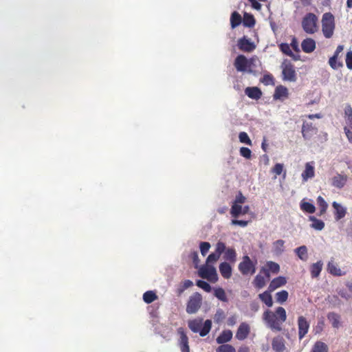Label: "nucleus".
Wrapping results in <instances>:
<instances>
[{
  "instance_id": "nucleus-19",
  "label": "nucleus",
  "mask_w": 352,
  "mask_h": 352,
  "mask_svg": "<svg viewBox=\"0 0 352 352\" xmlns=\"http://www.w3.org/2000/svg\"><path fill=\"white\" fill-rule=\"evenodd\" d=\"M332 206L335 210L334 217L336 221H339L345 217L346 214V208L342 206L341 204L337 203L336 201H333L332 203Z\"/></svg>"
},
{
  "instance_id": "nucleus-59",
  "label": "nucleus",
  "mask_w": 352,
  "mask_h": 352,
  "mask_svg": "<svg viewBox=\"0 0 352 352\" xmlns=\"http://www.w3.org/2000/svg\"><path fill=\"white\" fill-rule=\"evenodd\" d=\"M245 201V197L242 195L241 192L236 196V199L234 203L236 204H243Z\"/></svg>"
},
{
  "instance_id": "nucleus-50",
  "label": "nucleus",
  "mask_w": 352,
  "mask_h": 352,
  "mask_svg": "<svg viewBox=\"0 0 352 352\" xmlns=\"http://www.w3.org/2000/svg\"><path fill=\"white\" fill-rule=\"evenodd\" d=\"M338 58L336 57H331L329 60V65L333 69H337L340 67H342V63L341 62H338Z\"/></svg>"
},
{
  "instance_id": "nucleus-32",
  "label": "nucleus",
  "mask_w": 352,
  "mask_h": 352,
  "mask_svg": "<svg viewBox=\"0 0 352 352\" xmlns=\"http://www.w3.org/2000/svg\"><path fill=\"white\" fill-rule=\"evenodd\" d=\"M328 320L331 322L332 326L334 328H338L340 327V316L334 312L329 313L327 315Z\"/></svg>"
},
{
  "instance_id": "nucleus-13",
  "label": "nucleus",
  "mask_w": 352,
  "mask_h": 352,
  "mask_svg": "<svg viewBox=\"0 0 352 352\" xmlns=\"http://www.w3.org/2000/svg\"><path fill=\"white\" fill-rule=\"evenodd\" d=\"M250 333V327L247 322H241L238 327L235 338L239 340H244Z\"/></svg>"
},
{
  "instance_id": "nucleus-40",
  "label": "nucleus",
  "mask_w": 352,
  "mask_h": 352,
  "mask_svg": "<svg viewBox=\"0 0 352 352\" xmlns=\"http://www.w3.org/2000/svg\"><path fill=\"white\" fill-rule=\"evenodd\" d=\"M242 206L240 204L234 203L230 210V214L232 217L237 218L242 214Z\"/></svg>"
},
{
  "instance_id": "nucleus-3",
  "label": "nucleus",
  "mask_w": 352,
  "mask_h": 352,
  "mask_svg": "<svg viewBox=\"0 0 352 352\" xmlns=\"http://www.w3.org/2000/svg\"><path fill=\"white\" fill-rule=\"evenodd\" d=\"M318 22L317 16L314 13L309 12L302 19V28L307 34H314L318 30Z\"/></svg>"
},
{
  "instance_id": "nucleus-29",
  "label": "nucleus",
  "mask_w": 352,
  "mask_h": 352,
  "mask_svg": "<svg viewBox=\"0 0 352 352\" xmlns=\"http://www.w3.org/2000/svg\"><path fill=\"white\" fill-rule=\"evenodd\" d=\"M322 261H319L311 265L310 272L312 278H317L319 276L322 269Z\"/></svg>"
},
{
  "instance_id": "nucleus-63",
  "label": "nucleus",
  "mask_w": 352,
  "mask_h": 352,
  "mask_svg": "<svg viewBox=\"0 0 352 352\" xmlns=\"http://www.w3.org/2000/svg\"><path fill=\"white\" fill-rule=\"evenodd\" d=\"M344 50V46L342 45H339L336 50V52H334V54L333 56V57H336V58H338V56L340 54V53H341L342 52V50Z\"/></svg>"
},
{
  "instance_id": "nucleus-39",
  "label": "nucleus",
  "mask_w": 352,
  "mask_h": 352,
  "mask_svg": "<svg viewBox=\"0 0 352 352\" xmlns=\"http://www.w3.org/2000/svg\"><path fill=\"white\" fill-rule=\"evenodd\" d=\"M317 204L320 208V215L324 214V212H326L327 209L328 208V204H327L326 201L324 200V199L322 197H321V196L318 197Z\"/></svg>"
},
{
  "instance_id": "nucleus-9",
  "label": "nucleus",
  "mask_w": 352,
  "mask_h": 352,
  "mask_svg": "<svg viewBox=\"0 0 352 352\" xmlns=\"http://www.w3.org/2000/svg\"><path fill=\"white\" fill-rule=\"evenodd\" d=\"M298 328L299 340H302L308 333L309 329V323L302 316L298 318Z\"/></svg>"
},
{
  "instance_id": "nucleus-54",
  "label": "nucleus",
  "mask_w": 352,
  "mask_h": 352,
  "mask_svg": "<svg viewBox=\"0 0 352 352\" xmlns=\"http://www.w3.org/2000/svg\"><path fill=\"white\" fill-rule=\"evenodd\" d=\"M178 332L180 335V345L188 344V338L182 329H179Z\"/></svg>"
},
{
  "instance_id": "nucleus-61",
  "label": "nucleus",
  "mask_w": 352,
  "mask_h": 352,
  "mask_svg": "<svg viewBox=\"0 0 352 352\" xmlns=\"http://www.w3.org/2000/svg\"><path fill=\"white\" fill-rule=\"evenodd\" d=\"M251 3L252 7L256 10H260L261 9V4L258 3L256 0H248Z\"/></svg>"
},
{
  "instance_id": "nucleus-64",
  "label": "nucleus",
  "mask_w": 352,
  "mask_h": 352,
  "mask_svg": "<svg viewBox=\"0 0 352 352\" xmlns=\"http://www.w3.org/2000/svg\"><path fill=\"white\" fill-rule=\"evenodd\" d=\"M192 285H193V283L190 280H184L183 282V284L182 285V286L183 287V289H185L192 287Z\"/></svg>"
},
{
  "instance_id": "nucleus-8",
  "label": "nucleus",
  "mask_w": 352,
  "mask_h": 352,
  "mask_svg": "<svg viewBox=\"0 0 352 352\" xmlns=\"http://www.w3.org/2000/svg\"><path fill=\"white\" fill-rule=\"evenodd\" d=\"M283 79L290 82L296 80V74L294 66L291 63L285 64L283 66Z\"/></svg>"
},
{
  "instance_id": "nucleus-27",
  "label": "nucleus",
  "mask_w": 352,
  "mask_h": 352,
  "mask_svg": "<svg viewBox=\"0 0 352 352\" xmlns=\"http://www.w3.org/2000/svg\"><path fill=\"white\" fill-rule=\"evenodd\" d=\"M344 118L347 127L352 130V107L348 104L344 107Z\"/></svg>"
},
{
  "instance_id": "nucleus-20",
  "label": "nucleus",
  "mask_w": 352,
  "mask_h": 352,
  "mask_svg": "<svg viewBox=\"0 0 352 352\" xmlns=\"http://www.w3.org/2000/svg\"><path fill=\"white\" fill-rule=\"evenodd\" d=\"M245 94L251 99L258 100L262 96L261 90L257 87H248L245 89Z\"/></svg>"
},
{
  "instance_id": "nucleus-37",
  "label": "nucleus",
  "mask_w": 352,
  "mask_h": 352,
  "mask_svg": "<svg viewBox=\"0 0 352 352\" xmlns=\"http://www.w3.org/2000/svg\"><path fill=\"white\" fill-rule=\"evenodd\" d=\"M157 298V296L153 291H147L143 294V300L146 303H151Z\"/></svg>"
},
{
  "instance_id": "nucleus-60",
  "label": "nucleus",
  "mask_w": 352,
  "mask_h": 352,
  "mask_svg": "<svg viewBox=\"0 0 352 352\" xmlns=\"http://www.w3.org/2000/svg\"><path fill=\"white\" fill-rule=\"evenodd\" d=\"M344 131L348 140L349 141L350 143L352 144V131L347 126L344 127Z\"/></svg>"
},
{
  "instance_id": "nucleus-16",
  "label": "nucleus",
  "mask_w": 352,
  "mask_h": 352,
  "mask_svg": "<svg viewBox=\"0 0 352 352\" xmlns=\"http://www.w3.org/2000/svg\"><path fill=\"white\" fill-rule=\"evenodd\" d=\"M348 181L346 175L337 174L331 178V185L338 189L342 188Z\"/></svg>"
},
{
  "instance_id": "nucleus-17",
  "label": "nucleus",
  "mask_w": 352,
  "mask_h": 352,
  "mask_svg": "<svg viewBox=\"0 0 352 352\" xmlns=\"http://www.w3.org/2000/svg\"><path fill=\"white\" fill-rule=\"evenodd\" d=\"M315 175V168L314 162H307L305 164V170L301 174L303 182H307L309 179H311Z\"/></svg>"
},
{
  "instance_id": "nucleus-26",
  "label": "nucleus",
  "mask_w": 352,
  "mask_h": 352,
  "mask_svg": "<svg viewBox=\"0 0 352 352\" xmlns=\"http://www.w3.org/2000/svg\"><path fill=\"white\" fill-rule=\"evenodd\" d=\"M272 292L267 291L264 292L258 295L260 300L264 302L268 307H271L273 305L272 297L270 294Z\"/></svg>"
},
{
  "instance_id": "nucleus-30",
  "label": "nucleus",
  "mask_w": 352,
  "mask_h": 352,
  "mask_svg": "<svg viewBox=\"0 0 352 352\" xmlns=\"http://www.w3.org/2000/svg\"><path fill=\"white\" fill-rule=\"evenodd\" d=\"M327 344L322 341H317L314 343L310 352H328Z\"/></svg>"
},
{
  "instance_id": "nucleus-42",
  "label": "nucleus",
  "mask_w": 352,
  "mask_h": 352,
  "mask_svg": "<svg viewBox=\"0 0 352 352\" xmlns=\"http://www.w3.org/2000/svg\"><path fill=\"white\" fill-rule=\"evenodd\" d=\"M214 296L223 302H228V298L223 289L219 287L214 289Z\"/></svg>"
},
{
  "instance_id": "nucleus-14",
  "label": "nucleus",
  "mask_w": 352,
  "mask_h": 352,
  "mask_svg": "<svg viewBox=\"0 0 352 352\" xmlns=\"http://www.w3.org/2000/svg\"><path fill=\"white\" fill-rule=\"evenodd\" d=\"M238 47L241 51L245 52H251L255 49L254 43L245 36L239 39Z\"/></svg>"
},
{
  "instance_id": "nucleus-11",
  "label": "nucleus",
  "mask_w": 352,
  "mask_h": 352,
  "mask_svg": "<svg viewBox=\"0 0 352 352\" xmlns=\"http://www.w3.org/2000/svg\"><path fill=\"white\" fill-rule=\"evenodd\" d=\"M318 129L311 122H304L302 126V135L305 140H309L316 134Z\"/></svg>"
},
{
  "instance_id": "nucleus-43",
  "label": "nucleus",
  "mask_w": 352,
  "mask_h": 352,
  "mask_svg": "<svg viewBox=\"0 0 352 352\" xmlns=\"http://www.w3.org/2000/svg\"><path fill=\"white\" fill-rule=\"evenodd\" d=\"M255 24V19L252 14H245L243 18V25L245 27L252 28Z\"/></svg>"
},
{
  "instance_id": "nucleus-44",
  "label": "nucleus",
  "mask_w": 352,
  "mask_h": 352,
  "mask_svg": "<svg viewBox=\"0 0 352 352\" xmlns=\"http://www.w3.org/2000/svg\"><path fill=\"white\" fill-rule=\"evenodd\" d=\"M279 48L283 54H285L290 57H294V54L292 52V51L291 50L290 45L288 43H281L279 45Z\"/></svg>"
},
{
  "instance_id": "nucleus-33",
  "label": "nucleus",
  "mask_w": 352,
  "mask_h": 352,
  "mask_svg": "<svg viewBox=\"0 0 352 352\" xmlns=\"http://www.w3.org/2000/svg\"><path fill=\"white\" fill-rule=\"evenodd\" d=\"M242 19L241 15L236 11L233 12L230 17V24L232 28L239 25L241 23Z\"/></svg>"
},
{
  "instance_id": "nucleus-35",
  "label": "nucleus",
  "mask_w": 352,
  "mask_h": 352,
  "mask_svg": "<svg viewBox=\"0 0 352 352\" xmlns=\"http://www.w3.org/2000/svg\"><path fill=\"white\" fill-rule=\"evenodd\" d=\"M266 279V277L261 276V274H258L255 276L253 284L255 287L261 289L265 285Z\"/></svg>"
},
{
  "instance_id": "nucleus-41",
  "label": "nucleus",
  "mask_w": 352,
  "mask_h": 352,
  "mask_svg": "<svg viewBox=\"0 0 352 352\" xmlns=\"http://www.w3.org/2000/svg\"><path fill=\"white\" fill-rule=\"evenodd\" d=\"M300 208L302 210L310 214L314 213L316 210V208L312 204L305 201L301 202Z\"/></svg>"
},
{
  "instance_id": "nucleus-2",
  "label": "nucleus",
  "mask_w": 352,
  "mask_h": 352,
  "mask_svg": "<svg viewBox=\"0 0 352 352\" xmlns=\"http://www.w3.org/2000/svg\"><path fill=\"white\" fill-rule=\"evenodd\" d=\"M188 325L192 332L199 333L201 337H204L211 329L212 321L210 320H206L203 324L202 318H196L189 320Z\"/></svg>"
},
{
  "instance_id": "nucleus-1",
  "label": "nucleus",
  "mask_w": 352,
  "mask_h": 352,
  "mask_svg": "<svg viewBox=\"0 0 352 352\" xmlns=\"http://www.w3.org/2000/svg\"><path fill=\"white\" fill-rule=\"evenodd\" d=\"M263 320L271 330L280 331L287 320V313L283 307H277L275 311L267 309L263 314Z\"/></svg>"
},
{
  "instance_id": "nucleus-31",
  "label": "nucleus",
  "mask_w": 352,
  "mask_h": 352,
  "mask_svg": "<svg viewBox=\"0 0 352 352\" xmlns=\"http://www.w3.org/2000/svg\"><path fill=\"white\" fill-rule=\"evenodd\" d=\"M223 258L226 261L234 263L236 260V253L235 250L232 248H227L225 251Z\"/></svg>"
},
{
  "instance_id": "nucleus-53",
  "label": "nucleus",
  "mask_w": 352,
  "mask_h": 352,
  "mask_svg": "<svg viewBox=\"0 0 352 352\" xmlns=\"http://www.w3.org/2000/svg\"><path fill=\"white\" fill-rule=\"evenodd\" d=\"M240 155L246 159H250L252 156V151L249 148L241 147L240 148Z\"/></svg>"
},
{
  "instance_id": "nucleus-7",
  "label": "nucleus",
  "mask_w": 352,
  "mask_h": 352,
  "mask_svg": "<svg viewBox=\"0 0 352 352\" xmlns=\"http://www.w3.org/2000/svg\"><path fill=\"white\" fill-rule=\"evenodd\" d=\"M199 276L212 283L216 282L218 279L216 269L210 265L201 267L199 270Z\"/></svg>"
},
{
  "instance_id": "nucleus-18",
  "label": "nucleus",
  "mask_w": 352,
  "mask_h": 352,
  "mask_svg": "<svg viewBox=\"0 0 352 352\" xmlns=\"http://www.w3.org/2000/svg\"><path fill=\"white\" fill-rule=\"evenodd\" d=\"M289 96L288 89L283 85H278L276 87L273 97L274 100H284Z\"/></svg>"
},
{
  "instance_id": "nucleus-52",
  "label": "nucleus",
  "mask_w": 352,
  "mask_h": 352,
  "mask_svg": "<svg viewBox=\"0 0 352 352\" xmlns=\"http://www.w3.org/2000/svg\"><path fill=\"white\" fill-rule=\"evenodd\" d=\"M226 250V248L225 243L221 241L217 242V243L216 244L215 253L221 256V254L223 252H225Z\"/></svg>"
},
{
  "instance_id": "nucleus-47",
  "label": "nucleus",
  "mask_w": 352,
  "mask_h": 352,
  "mask_svg": "<svg viewBox=\"0 0 352 352\" xmlns=\"http://www.w3.org/2000/svg\"><path fill=\"white\" fill-rule=\"evenodd\" d=\"M239 141L241 143L246 144H248L249 146L252 145V141L250 139V138H249V136H248L247 133H245V132H240L239 134Z\"/></svg>"
},
{
  "instance_id": "nucleus-48",
  "label": "nucleus",
  "mask_w": 352,
  "mask_h": 352,
  "mask_svg": "<svg viewBox=\"0 0 352 352\" xmlns=\"http://www.w3.org/2000/svg\"><path fill=\"white\" fill-rule=\"evenodd\" d=\"M261 82L265 85H274V77L272 74H265L261 79Z\"/></svg>"
},
{
  "instance_id": "nucleus-25",
  "label": "nucleus",
  "mask_w": 352,
  "mask_h": 352,
  "mask_svg": "<svg viewBox=\"0 0 352 352\" xmlns=\"http://www.w3.org/2000/svg\"><path fill=\"white\" fill-rule=\"evenodd\" d=\"M219 272L224 278L228 279L232 276V267L228 263L223 262L219 265Z\"/></svg>"
},
{
  "instance_id": "nucleus-57",
  "label": "nucleus",
  "mask_w": 352,
  "mask_h": 352,
  "mask_svg": "<svg viewBox=\"0 0 352 352\" xmlns=\"http://www.w3.org/2000/svg\"><path fill=\"white\" fill-rule=\"evenodd\" d=\"M283 170V165L282 164H276L273 167L272 171L277 175H280Z\"/></svg>"
},
{
  "instance_id": "nucleus-45",
  "label": "nucleus",
  "mask_w": 352,
  "mask_h": 352,
  "mask_svg": "<svg viewBox=\"0 0 352 352\" xmlns=\"http://www.w3.org/2000/svg\"><path fill=\"white\" fill-rule=\"evenodd\" d=\"M216 352H236L235 348L228 344H221L216 349Z\"/></svg>"
},
{
  "instance_id": "nucleus-21",
  "label": "nucleus",
  "mask_w": 352,
  "mask_h": 352,
  "mask_svg": "<svg viewBox=\"0 0 352 352\" xmlns=\"http://www.w3.org/2000/svg\"><path fill=\"white\" fill-rule=\"evenodd\" d=\"M301 47L304 52L311 53L316 49V42L313 38H307L302 41Z\"/></svg>"
},
{
  "instance_id": "nucleus-62",
  "label": "nucleus",
  "mask_w": 352,
  "mask_h": 352,
  "mask_svg": "<svg viewBox=\"0 0 352 352\" xmlns=\"http://www.w3.org/2000/svg\"><path fill=\"white\" fill-rule=\"evenodd\" d=\"M290 45L294 51L299 52L298 43L295 37L292 38Z\"/></svg>"
},
{
  "instance_id": "nucleus-28",
  "label": "nucleus",
  "mask_w": 352,
  "mask_h": 352,
  "mask_svg": "<svg viewBox=\"0 0 352 352\" xmlns=\"http://www.w3.org/2000/svg\"><path fill=\"white\" fill-rule=\"evenodd\" d=\"M285 241L282 239H278L273 243V252L276 255H280L285 250L284 247Z\"/></svg>"
},
{
  "instance_id": "nucleus-4",
  "label": "nucleus",
  "mask_w": 352,
  "mask_h": 352,
  "mask_svg": "<svg viewBox=\"0 0 352 352\" xmlns=\"http://www.w3.org/2000/svg\"><path fill=\"white\" fill-rule=\"evenodd\" d=\"M335 29V21L333 15L330 12L323 14L322 19V31L327 38L332 37Z\"/></svg>"
},
{
  "instance_id": "nucleus-23",
  "label": "nucleus",
  "mask_w": 352,
  "mask_h": 352,
  "mask_svg": "<svg viewBox=\"0 0 352 352\" xmlns=\"http://www.w3.org/2000/svg\"><path fill=\"white\" fill-rule=\"evenodd\" d=\"M232 336L233 334L231 330H223L217 338L216 341L219 344H226V343L232 340Z\"/></svg>"
},
{
  "instance_id": "nucleus-5",
  "label": "nucleus",
  "mask_w": 352,
  "mask_h": 352,
  "mask_svg": "<svg viewBox=\"0 0 352 352\" xmlns=\"http://www.w3.org/2000/svg\"><path fill=\"white\" fill-rule=\"evenodd\" d=\"M202 305V296L198 293L195 292L191 295L187 302L186 311L188 314H196L201 308Z\"/></svg>"
},
{
  "instance_id": "nucleus-6",
  "label": "nucleus",
  "mask_w": 352,
  "mask_h": 352,
  "mask_svg": "<svg viewBox=\"0 0 352 352\" xmlns=\"http://www.w3.org/2000/svg\"><path fill=\"white\" fill-rule=\"evenodd\" d=\"M256 262H253L248 255L242 258V261L239 263L238 268L243 275L253 274L256 272Z\"/></svg>"
},
{
  "instance_id": "nucleus-55",
  "label": "nucleus",
  "mask_w": 352,
  "mask_h": 352,
  "mask_svg": "<svg viewBox=\"0 0 352 352\" xmlns=\"http://www.w3.org/2000/svg\"><path fill=\"white\" fill-rule=\"evenodd\" d=\"M220 255H219L217 253H212L209 254L206 259L207 265H210V263H214L217 261V260L219 258Z\"/></svg>"
},
{
  "instance_id": "nucleus-12",
  "label": "nucleus",
  "mask_w": 352,
  "mask_h": 352,
  "mask_svg": "<svg viewBox=\"0 0 352 352\" xmlns=\"http://www.w3.org/2000/svg\"><path fill=\"white\" fill-rule=\"evenodd\" d=\"M280 271V266L277 263L274 261H267L266 263V268L263 267L261 272H263L266 277L267 280L270 279V272L273 274H278Z\"/></svg>"
},
{
  "instance_id": "nucleus-15",
  "label": "nucleus",
  "mask_w": 352,
  "mask_h": 352,
  "mask_svg": "<svg viewBox=\"0 0 352 352\" xmlns=\"http://www.w3.org/2000/svg\"><path fill=\"white\" fill-rule=\"evenodd\" d=\"M272 347L275 352H283L285 347V341L282 336L274 337L272 341Z\"/></svg>"
},
{
  "instance_id": "nucleus-24",
  "label": "nucleus",
  "mask_w": 352,
  "mask_h": 352,
  "mask_svg": "<svg viewBox=\"0 0 352 352\" xmlns=\"http://www.w3.org/2000/svg\"><path fill=\"white\" fill-rule=\"evenodd\" d=\"M327 271L329 274L337 276H341L345 274V272H342L333 260H331L328 263Z\"/></svg>"
},
{
  "instance_id": "nucleus-46",
  "label": "nucleus",
  "mask_w": 352,
  "mask_h": 352,
  "mask_svg": "<svg viewBox=\"0 0 352 352\" xmlns=\"http://www.w3.org/2000/svg\"><path fill=\"white\" fill-rule=\"evenodd\" d=\"M225 317L226 315L224 311L221 309H219L217 310L213 318L214 322L219 324L224 320Z\"/></svg>"
},
{
  "instance_id": "nucleus-10",
  "label": "nucleus",
  "mask_w": 352,
  "mask_h": 352,
  "mask_svg": "<svg viewBox=\"0 0 352 352\" xmlns=\"http://www.w3.org/2000/svg\"><path fill=\"white\" fill-rule=\"evenodd\" d=\"M234 65L238 72H245L250 67L249 60L242 54L237 56L234 60Z\"/></svg>"
},
{
  "instance_id": "nucleus-22",
  "label": "nucleus",
  "mask_w": 352,
  "mask_h": 352,
  "mask_svg": "<svg viewBox=\"0 0 352 352\" xmlns=\"http://www.w3.org/2000/svg\"><path fill=\"white\" fill-rule=\"evenodd\" d=\"M287 283L285 277L278 276L274 278L270 283L268 289L270 292H273L277 288L285 285Z\"/></svg>"
},
{
  "instance_id": "nucleus-38",
  "label": "nucleus",
  "mask_w": 352,
  "mask_h": 352,
  "mask_svg": "<svg viewBox=\"0 0 352 352\" xmlns=\"http://www.w3.org/2000/svg\"><path fill=\"white\" fill-rule=\"evenodd\" d=\"M289 294L286 290H282L276 294V300L277 302L283 304L287 301Z\"/></svg>"
},
{
  "instance_id": "nucleus-56",
  "label": "nucleus",
  "mask_w": 352,
  "mask_h": 352,
  "mask_svg": "<svg viewBox=\"0 0 352 352\" xmlns=\"http://www.w3.org/2000/svg\"><path fill=\"white\" fill-rule=\"evenodd\" d=\"M345 60L347 68L352 69V51H349L346 53Z\"/></svg>"
},
{
  "instance_id": "nucleus-51",
  "label": "nucleus",
  "mask_w": 352,
  "mask_h": 352,
  "mask_svg": "<svg viewBox=\"0 0 352 352\" xmlns=\"http://www.w3.org/2000/svg\"><path fill=\"white\" fill-rule=\"evenodd\" d=\"M199 248L201 254L205 256L210 248V244L208 242H201Z\"/></svg>"
},
{
  "instance_id": "nucleus-58",
  "label": "nucleus",
  "mask_w": 352,
  "mask_h": 352,
  "mask_svg": "<svg viewBox=\"0 0 352 352\" xmlns=\"http://www.w3.org/2000/svg\"><path fill=\"white\" fill-rule=\"evenodd\" d=\"M231 223L234 226H239L241 227H245L248 224V221L232 219Z\"/></svg>"
},
{
  "instance_id": "nucleus-49",
  "label": "nucleus",
  "mask_w": 352,
  "mask_h": 352,
  "mask_svg": "<svg viewBox=\"0 0 352 352\" xmlns=\"http://www.w3.org/2000/svg\"><path fill=\"white\" fill-rule=\"evenodd\" d=\"M196 284L199 287L203 289L204 291L207 292H210L211 291V286L210 285L209 283L204 280H198Z\"/></svg>"
},
{
  "instance_id": "nucleus-34",
  "label": "nucleus",
  "mask_w": 352,
  "mask_h": 352,
  "mask_svg": "<svg viewBox=\"0 0 352 352\" xmlns=\"http://www.w3.org/2000/svg\"><path fill=\"white\" fill-rule=\"evenodd\" d=\"M309 220L312 221L311 228L315 230H322L324 228V223L322 220L318 219L314 216L309 217Z\"/></svg>"
},
{
  "instance_id": "nucleus-36",
  "label": "nucleus",
  "mask_w": 352,
  "mask_h": 352,
  "mask_svg": "<svg viewBox=\"0 0 352 352\" xmlns=\"http://www.w3.org/2000/svg\"><path fill=\"white\" fill-rule=\"evenodd\" d=\"M295 252L300 259L307 261L308 258L307 248L305 245L300 246L295 250Z\"/></svg>"
}]
</instances>
